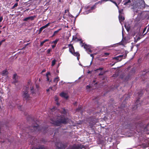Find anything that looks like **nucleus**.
<instances>
[{
    "label": "nucleus",
    "instance_id": "1",
    "mask_svg": "<svg viewBox=\"0 0 149 149\" xmlns=\"http://www.w3.org/2000/svg\"><path fill=\"white\" fill-rule=\"evenodd\" d=\"M59 120H55L52 118L50 119L51 123L54 125L56 126H60L61 123L66 124L67 123V118H65L64 116H60L59 117Z\"/></svg>",
    "mask_w": 149,
    "mask_h": 149
},
{
    "label": "nucleus",
    "instance_id": "2",
    "mask_svg": "<svg viewBox=\"0 0 149 149\" xmlns=\"http://www.w3.org/2000/svg\"><path fill=\"white\" fill-rule=\"evenodd\" d=\"M29 129L30 130V132H31L44 131L46 130V128L41 127L37 124L36 126H32L29 127Z\"/></svg>",
    "mask_w": 149,
    "mask_h": 149
},
{
    "label": "nucleus",
    "instance_id": "3",
    "mask_svg": "<svg viewBox=\"0 0 149 149\" xmlns=\"http://www.w3.org/2000/svg\"><path fill=\"white\" fill-rule=\"evenodd\" d=\"M68 46L69 47V51L74 56H77V59L79 60V57L80 56V54L78 52H75L74 49L72 44H69L68 45Z\"/></svg>",
    "mask_w": 149,
    "mask_h": 149
},
{
    "label": "nucleus",
    "instance_id": "4",
    "mask_svg": "<svg viewBox=\"0 0 149 149\" xmlns=\"http://www.w3.org/2000/svg\"><path fill=\"white\" fill-rule=\"evenodd\" d=\"M29 87L28 86H24L23 88L22 96L24 99L27 100L29 97V95L28 93Z\"/></svg>",
    "mask_w": 149,
    "mask_h": 149
},
{
    "label": "nucleus",
    "instance_id": "5",
    "mask_svg": "<svg viewBox=\"0 0 149 149\" xmlns=\"http://www.w3.org/2000/svg\"><path fill=\"white\" fill-rule=\"evenodd\" d=\"M55 145L57 149H65L66 147V145L60 142H56Z\"/></svg>",
    "mask_w": 149,
    "mask_h": 149
},
{
    "label": "nucleus",
    "instance_id": "6",
    "mask_svg": "<svg viewBox=\"0 0 149 149\" xmlns=\"http://www.w3.org/2000/svg\"><path fill=\"white\" fill-rule=\"evenodd\" d=\"M89 120V125L91 128H92L93 125L98 122V120L94 118H90Z\"/></svg>",
    "mask_w": 149,
    "mask_h": 149
},
{
    "label": "nucleus",
    "instance_id": "7",
    "mask_svg": "<svg viewBox=\"0 0 149 149\" xmlns=\"http://www.w3.org/2000/svg\"><path fill=\"white\" fill-rule=\"evenodd\" d=\"M84 148V146L81 145H74L71 147L70 149H82Z\"/></svg>",
    "mask_w": 149,
    "mask_h": 149
},
{
    "label": "nucleus",
    "instance_id": "8",
    "mask_svg": "<svg viewBox=\"0 0 149 149\" xmlns=\"http://www.w3.org/2000/svg\"><path fill=\"white\" fill-rule=\"evenodd\" d=\"M123 55H120L116 57L113 58V59H115L118 61H120L122 59V57H123Z\"/></svg>",
    "mask_w": 149,
    "mask_h": 149
},
{
    "label": "nucleus",
    "instance_id": "9",
    "mask_svg": "<svg viewBox=\"0 0 149 149\" xmlns=\"http://www.w3.org/2000/svg\"><path fill=\"white\" fill-rule=\"evenodd\" d=\"M60 95L61 97H64L66 99H67L68 97V96L67 95L66 93L64 92H62L60 94Z\"/></svg>",
    "mask_w": 149,
    "mask_h": 149
},
{
    "label": "nucleus",
    "instance_id": "10",
    "mask_svg": "<svg viewBox=\"0 0 149 149\" xmlns=\"http://www.w3.org/2000/svg\"><path fill=\"white\" fill-rule=\"evenodd\" d=\"M17 76V75L16 74H14L13 76V79H14V81L12 82L13 84H15L18 81L16 79V77Z\"/></svg>",
    "mask_w": 149,
    "mask_h": 149
},
{
    "label": "nucleus",
    "instance_id": "11",
    "mask_svg": "<svg viewBox=\"0 0 149 149\" xmlns=\"http://www.w3.org/2000/svg\"><path fill=\"white\" fill-rule=\"evenodd\" d=\"M81 46L82 47H83L84 49H86V50L89 48V46L86 44L85 43H84L83 44H82Z\"/></svg>",
    "mask_w": 149,
    "mask_h": 149
},
{
    "label": "nucleus",
    "instance_id": "12",
    "mask_svg": "<svg viewBox=\"0 0 149 149\" xmlns=\"http://www.w3.org/2000/svg\"><path fill=\"white\" fill-rule=\"evenodd\" d=\"M35 149H47V148L46 147H45L44 145H41Z\"/></svg>",
    "mask_w": 149,
    "mask_h": 149
},
{
    "label": "nucleus",
    "instance_id": "13",
    "mask_svg": "<svg viewBox=\"0 0 149 149\" xmlns=\"http://www.w3.org/2000/svg\"><path fill=\"white\" fill-rule=\"evenodd\" d=\"M62 29L61 28H60L59 29H58V30H56V31H55L53 33V34L52 35V37H54L55 36L56 34H57V33L59 32V31H60Z\"/></svg>",
    "mask_w": 149,
    "mask_h": 149
},
{
    "label": "nucleus",
    "instance_id": "14",
    "mask_svg": "<svg viewBox=\"0 0 149 149\" xmlns=\"http://www.w3.org/2000/svg\"><path fill=\"white\" fill-rule=\"evenodd\" d=\"M50 75V73L49 72H48L46 73V77H47V81L49 82H50L51 81V80H49V78L48 76L49 75Z\"/></svg>",
    "mask_w": 149,
    "mask_h": 149
},
{
    "label": "nucleus",
    "instance_id": "15",
    "mask_svg": "<svg viewBox=\"0 0 149 149\" xmlns=\"http://www.w3.org/2000/svg\"><path fill=\"white\" fill-rule=\"evenodd\" d=\"M59 80V77H57L54 79V82H55L56 83V85Z\"/></svg>",
    "mask_w": 149,
    "mask_h": 149
},
{
    "label": "nucleus",
    "instance_id": "16",
    "mask_svg": "<svg viewBox=\"0 0 149 149\" xmlns=\"http://www.w3.org/2000/svg\"><path fill=\"white\" fill-rule=\"evenodd\" d=\"M119 18L120 22H123L125 20V17L121 15L119 16Z\"/></svg>",
    "mask_w": 149,
    "mask_h": 149
},
{
    "label": "nucleus",
    "instance_id": "17",
    "mask_svg": "<svg viewBox=\"0 0 149 149\" xmlns=\"http://www.w3.org/2000/svg\"><path fill=\"white\" fill-rule=\"evenodd\" d=\"M8 71L6 70H4L2 71V74L3 76H6L8 74Z\"/></svg>",
    "mask_w": 149,
    "mask_h": 149
},
{
    "label": "nucleus",
    "instance_id": "18",
    "mask_svg": "<svg viewBox=\"0 0 149 149\" xmlns=\"http://www.w3.org/2000/svg\"><path fill=\"white\" fill-rule=\"evenodd\" d=\"M96 6L97 5H95V3L94 5L91 8L90 10L92 11L95 9L97 7Z\"/></svg>",
    "mask_w": 149,
    "mask_h": 149
},
{
    "label": "nucleus",
    "instance_id": "19",
    "mask_svg": "<svg viewBox=\"0 0 149 149\" xmlns=\"http://www.w3.org/2000/svg\"><path fill=\"white\" fill-rule=\"evenodd\" d=\"M149 145V144L144 143L142 144V146L143 148H146L148 147Z\"/></svg>",
    "mask_w": 149,
    "mask_h": 149
},
{
    "label": "nucleus",
    "instance_id": "20",
    "mask_svg": "<svg viewBox=\"0 0 149 149\" xmlns=\"http://www.w3.org/2000/svg\"><path fill=\"white\" fill-rule=\"evenodd\" d=\"M29 20L30 19L31 20H33L34 19V18L36 17L35 16H30L28 17Z\"/></svg>",
    "mask_w": 149,
    "mask_h": 149
},
{
    "label": "nucleus",
    "instance_id": "21",
    "mask_svg": "<svg viewBox=\"0 0 149 149\" xmlns=\"http://www.w3.org/2000/svg\"><path fill=\"white\" fill-rule=\"evenodd\" d=\"M143 91L142 90L141 91H140L138 93V95L139 96L141 97V96H142V95L143 94Z\"/></svg>",
    "mask_w": 149,
    "mask_h": 149
},
{
    "label": "nucleus",
    "instance_id": "22",
    "mask_svg": "<svg viewBox=\"0 0 149 149\" xmlns=\"http://www.w3.org/2000/svg\"><path fill=\"white\" fill-rule=\"evenodd\" d=\"M59 39H56L54 41H53V42H52V43H54V45H56V44H57V42L59 41Z\"/></svg>",
    "mask_w": 149,
    "mask_h": 149
},
{
    "label": "nucleus",
    "instance_id": "23",
    "mask_svg": "<svg viewBox=\"0 0 149 149\" xmlns=\"http://www.w3.org/2000/svg\"><path fill=\"white\" fill-rule=\"evenodd\" d=\"M56 61L55 59H54L52 61V66H54L55 64Z\"/></svg>",
    "mask_w": 149,
    "mask_h": 149
},
{
    "label": "nucleus",
    "instance_id": "24",
    "mask_svg": "<svg viewBox=\"0 0 149 149\" xmlns=\"http://www.w3.org/2000/svg\"><path fill=\"white\" fill-rule=\"evenodd\" d=\"M18 5V3H15L14 6L12 7L11 9H13L15 8V7H17Z\"/></svg>",
    "mask_w": 149,
    "mask_h": 149
},
{
    "label": "nucleus",
    "instance_id": "25",
    "mask_svg": "<svg viewBox=\"0 0 149 149\" xmlns=\"http://www.w3.org/2000/svg\"><path fill=\"white\" fill-rule=\"evenodd\" d=\"M61 113L62 114H66V112L65 109H63L62 111L61 112Z\"/></svg>",
    "mask_w": 149,
    "mask_h": 149
},
{
    "label": "nucleus",
    "instance_id": "26",
    "mask_svg": "<svg viewBox=\"0 0 149 149\" xmlns=\"http://www.w3.org/2000/svg\"><path fill=\"white\" fill-rule=\"evenodd\" d=\"M82 109V107L81 106H79L78 108L77 109L76 111H79L81 110Z\"/></svg>",
    "mask_w": 149,
    "mask_h": 149
},
{
    "label": "nucleus",
    "instance_id": "27",
    "mask_svg": "<svg viewBox=\"0 0 149 149\" xmlns=\"http://www.w3.org/2000/svg\"><path fill=\"white\" fill-rule=\"evenodd\" d=\"M139 99H137V100H136V101L135 102V104H136V107L137 108H138V107H139V104H137L138 103V102L139 101Z\"/></svg>",
    "mask_w": 149,
    "mask_h": 149
},
{
    "label": "nucleus",
    "instance_id": "28",
    "mask_svg": "<svg viewBox=\"0 0 149 149\" xmlns=\"http://www.w3.org/2000/svg\"><path fill=\"white\" fill-rule=\"evenodd\" d=\"M31 93L33 95L34 93V90H33V87H32L31 88Z\"/></svg>",
    "mask_w": 149,
    "mask_h": 149
},
{
    "label": "nucleus",
    "instance_id": "29",
    "mask_svg": "<svg viewBox=\"0 0 149 149\" xmlns=\"http://www.w3.org/2000/svg\"><path fill=\"white\" fill-rule=\"evenodd\" d=\"M102 2H103V1H102V0H101V1H99L95 3V5H97L98 4H102Z\"/></svg>",
    "mask_w": 149,
    "mask_h": 149
},
{
    "label": "nucleus",
    "instance_id": "30",
    "mask_svg": "<svg viewBox=\"0 0 149 149\" xmlns=\"http://www.w3.org/2000/svg\"><path fill=\"white\" fill-rule=\"evenodd\" d=\"M109 53L107 52H105L104 53V54L103 55V56H107L109 55Z\"/></svg>",
    "mask_w": 149,
    "mask_h": 149
},
{
    "label": "nucleus",
    "instance_id": "31",
    "mask_svg": "<svg viewBox=\"0 0 149 149\" xmlns=\"http://www.w3.org/2000/svg\"><path fill=\"white\" fill-rule=\"evenodd\" d=\"M90 56L92 57V60L91 61V64H90L91 65L92 64V62L94 58V55H93V54H90Z\"/></svg>",
    "mask_w": 149,
    "mask_h": 149
},
{
    "label": "nucleus",
    "instance_id": "32",
    "mask_svg": "<svg viewBox=\"0 0 149 149\" xmlns=\"http://www.w3.org/2000/svg\"><path fill=\"white\" fill-rule=\"evenodd\" d=\"M77 39V37L76 36H73L72 40H73L76 41V40Z\"/></svg>",
    "mask_w": 149,
    "mask_h": 149
},
{
    "label": "nucleus",
    "instance_id": "33",
    "mask_svg": "<svg viewBox=\"0 0 149 149\" xmlns=\"http://www.w3.org/2000/svg\"><path fill=\"white\" fill-rule=\"evenodd\" d=\"M52 51V50L50 49H48V50H47V54H49L51 51Z\"/></svg>",
    "mask_w": 149,
    "mask_h": 149
},
{
    "label": "nucleus",
    "instance_id": "34",
    "mask_svg": "<svg viewBox=\"0 0 149 149\" xmlns=\"http://www.w3.org/2000/svg\"><path fill=\"white\" fill-rule=\"evenodd\" d=\"M86 50L88 52H90V53H91L92 52V50H91L89 48H88Z\"/></svg>",
    "mask_w": 149,
    "mask_h": 149
},
{
    "label": "nucleus",
    "instance_id": "35",
    "mask_svg": "<svg viewBox=\"0 0 149 149\" xmlns=\"http://www.w3.org/2000/svg\"><path fill=\"white\" fill-rule=\"evenodd\" d=\"M103 68H97V69H96L95 71H96L97 70H103Z\"/></svg>",
    "mask_w": 149,
    "mask_h": 149
},
{
    "label": "nucleus",
    "instance_id": "36",
    "mask_svg": "<svg viewBox=\"0 0 149 149\" xmlns=\"http://www.w3.org/2000/svg\"><path fill=\"white\" fill-rule=\"evenodd\" d=\"M44 43L43 42V41H42V42H41V43H40V47H42V46L44 44Z\"/></svg>",
    "mask_w": 149,
    "mask_h": 149
},
{
    "label": "nucleus",
    "instance_id": "37",
    "mask_svg": "<svg viewBox=\"0 0 149 149\" xmlns=\"http://www.w3.org/2000/svg\"><path fill=\"white\" fill-rule=\"evenodd\" d=\"M43 30V29H42V27H40L39 30V33H40L41 31H42V30Z\"/></svg>",
    "mask_w": 149,
    "mask_h": 149
},
{
    "label": "nucleus",
    "instance_id": "38",
    "mask_svg": "<svg viewBox=\"0 0 149 149\" xmlns=\"http://www.w3.org/2000/svg\"><path fill=\"white\" fill-rule=\"evenodd\" d=\"M104 72H101L100 73H99L98 74V75L99 76H101V75H103L104 74Z\"/></svg>",
    "mask_w": 149,
    "mask_h": 149
},
{
    "label": "nucleus",
    "instance_id": "39",
    "mask_svg": "<svg viewBox=\"0 0 149 149\" xmlns=\"http://www.w3.org/2000/svg\"><path fill=\"white\" fill-rule=\"evenodd\" d=\"M29 20V17H27L23 19V21H27L28 20Z\"/></svg>",
    "mask_w": 149,
    "mask_h": 149
},
{
    "label": "nucleus",
    "instance_id": "40",
    "mask_svg": "<svg viewBox=\"0 0 149 149\" xmlns=\"http://www.w3.org/2000/svg\"><path fill=\"white\" fill-rule=\"evenodd\" d=\"M55 100L56 102H58V98L57 96H55Z\"/></svg>",
    "mask_w": 149,
    "mask_h": 149
},
{
    "label": "nucleus",
    "instance_id": "41",
    "mask_svg": "<svg viewBox=\"0 0 149 149\" xmlns=\"http://www.w3.org/2000/svg\"><path fill=\"white\" fill-rule=\"evenodd\" d=\"M6 40L5 39H3L0 42H1L2 44V43L6 41Z\"/></svg>",
    "mask_w": 149,
    "mask_h": 149
},
{
    "label": "nucleus",
    "instance_id": "42",
    "mask_svg": "<svg viewBox=\"0 0 149 149\" xmlns=\"http://www.w3.org/2000/svg\"><path fill=\"white\" fill-rule=\"evenodd\" d=\"M113 3H114L117 7H118V5L115 1L113 2Z\"/></svg>",
    "mask_w": 149,
    "mask_h": 149
},
{
    "label": "nucleus",
    "instance_id": "43",
    "mask_svg": "<svg viewBox=\"0 0 149 149\" xmlns=\"http://www.w3.org/2000/svg\"><path fill=\"white\" fill-rule=\"evenodd\" d=\"M49 24H50V23H49L48 24H46L45 25V26L46 28L47 27V26H49Z\"/></svg>",
    "mask_w": 149,
    "mask_h": 149
},
{
    "label": "nucleus",
    "instance_id": "44",
    "mask_svg": "<svg viewBox=\"0 0 149 149\" xmlns=\"http://www.w3.org/2000/svg\"><path fill=\"white\" fill-rule=\"evenodd\" d=\"M49 24H50V23H49L48 24H46L45 25V26L46 28L47 27V26H49Z\"/></svg>",
    "mask_w": 149,
    "mask_h": 149
},
{
    "label": "nucleus",
    "instance_id": "45",
    "mask_svg": "<svg viewBox=\"0 0 149 149\" xmlns=\"http://www.w3.org/2000/svg\"><path fill=\"white\" fill-rule=\"evenodd\" d=\"M118 1V4H119L121 2L122 0H117Z\"/></svg>",
    "mask_w": 149,
    "mask_h": 149
},
{
    "label": "nucleus",
    "instance_id": "46",
    "mask_svg": "<svg viewBox=\"0 0 149 149\" xmlns=\"http://www.w3.org/2000/svg\"><path fill=\"white\" fill-rule=\"evenodd\" d=\"M56 45H52V48H53V49H54L55 47H56Z\"/></svg>",
    "mask_w": 149,
    "mask_h": 149
},
{
    "label": "nucleus",
    "instance_id": "47",
    "mask_svg": "<svg viewBox=\"0 0 149 149\" xmlns=\"http://www.w3.org/2000/svg\"><path fill=\"white\" fill-rule=\"evenodd\" d=\"M69 12V10H65V13H66L67 12Z\"/></svg>",
    "mask_w": 149,
    "mask_h": 149
},
{
    "label": "nucleus",
    "instance_id": "48",
    "mask_svg": "<svg viewBox=\"0 0 149 149\" xmlns=\"http://www.w3.org/2000/svg\"><path fill=\"white\" fill-rule=\"evenodd\" d=\"M46 71V70L45 69L43 70L42 72H41V73H42Z\"/></svg>",
    "mask_w": 149,
    "mask_h": 149
},
{
    "label": "nucleus",
    "instance_id": "49",
    "mask_svg": "<svg viewBox=\"0 0 149 149\" xmlns=\"http://www.w3.org/2000/svg\"><path fill=\"white\" fill-rule=\"evenodd\" d=\"M146 27L144 29H143V33H144V32L145 31H146Z\"/></svg>",
    "mask_w": 149,
    "mask_h": 149
},
{
    "label": "nucleus",
    "instance_id": "50",
    "mask_svg": "<svg viewBox=\"0 0 149 149\" xmlns=\"http://www.w3.org/2000/svg\"><path fill=\"white\" fill-rule=\"evenodd\" d=\"M81 40V39H78L77 38V40H76V41H77V42H78L79 41H80Z\"/></svg>",
    "mask_w": 149,
    "mask_h": 149
},
{
    "label": "nucleus",
    "instance_id": "51",
    "mask_svg": "<svg viewBox=\"0 0 149 149\" xmlns=\"http://www.w3.org/2000/svg\"><path fill=\"white\" fill-rule=\"evenodd\" d=\"M109 0H102V1H103V2H106L107 1H109Z\"/></svg>",
    "mask_w": 149,
    "mask_h": 149
},
{
    "label": "nucleus",
    "instance_id": "52",
    "mask_svg": "<svg viewBox=\"0 0 149 149\" xmlns=\"http://www.w3.org/2000/svg\"><path fill=\"white\" fill-rule=\"evenodd\" d=\"M128 3L127 1L125 2L124 3V4L125 5H126Z\"/></svg>",
    "mask_w": 149,
    "mask_h": 149
},
{
    "label": "nucleus",
    "instance_id": "53",
    "mask_svg": "<svg viewBox=\"0 0 149 149\" xmlns=\"http://www.w3.org/2000/svg\"><path fill=\"white\" fill-rule=\"evenodd\" d=\"M129 98V96H127V97H126V98L125 100V101H126V100H127V98Z\"/></svg>",
    "mask_w": 149,
    "mask_h": 149
},
{
    "label": "nucleus",
    "instance_id": "54",
    "mask_svg": "<svg viewBox=\"0 0 149 149\" xmlns=\"http://www.w3.org/2000/svg\"><path fill=\"white\" fill-rule=\"evenodd\" d=\"M56 104L58 105V106H59V104L58 103V102H56Z\"/></svg>",
    "mask_w": 149,
    "mask_h": 149
},
{
    "label": "nucleus",
    "instance_id": "55",
    "mask_svg": "<svg viewBox=\"0 0 149 149\" xmlns=\"http://www.w3.org/2000/svg\"><path fill=\"white\" fill-rule=\"evenodd\" d=\"M83 42L81 40H80V44H83Z\"/></svg>",
    "mask_w": 149,
    "mask_h": 149
},
{
    "label": "nucleus",
    "instance_id": "56",
    "mask_svg": "<svg viewBox=\"0 0 149 149\" xmlns=\"http://www.w3.org/2000/svg\"><path fill=\"white\" fill-rule=\"evenodd\" d=\"M109 1H111L113 3V2H114L115 1L113 0H109Z\"/></svg>",
    "mask_w": 149,
    "mask_h": 149
},
{
    "label": "nucleus",
    "instance_id": "57",
    "mask_svg": "<svg viewBox=\"0 0 149 149\" xmlns=\"http://www.w3.org/2000/svg\"><path fill=\"white\" fill-rule=\"evenodd\" d=\"M42 29H43L46 28L45 26H42Z\"/></svg>",
    "mask_w": 149,
    "mask_h": 149
},
{
    "label": "nucleus",
    "instance_id": "58",
    "mask_svg": "<svg viewBox=\"0 0 149 149\" xmlns=\"http://www.w3.org/2000/svg\"><path fill=\"white\" fill-rule=\"evenodd\" d=\"M45 42H47L49 41V40L48 39H46L45 40Z\"/></svg>",
    "mask_w": 149,
    "mask_h": 149
},
{
    "label": "nucleus",
    "instance_id": "59",
    "mask_svg": "<svg viewBox=\"0 0 149 149\" xmlns=\"http://www.w3.org/2000/svg\"><path fill=\"white\" fill-rule=\"evenodd\" d=\"M131 1L130 0H128L127 1V3H130Z\"/></svg>",
    "mask_w": 149,
    "mask_h": 149
},
{
    "label": "nucleus",
    "instance_id": "60",
    "mask_svg": "<svg viewBox=\"0 0 149 149\" xmlns=\"http://www.w3.org/2000/svg\"><path fill=\"white\" fill-rule=\"evenodd\" d=\"M127 54H125L124 56V58H126V57L127 56Z\"/></svg>",
    "mask_w": 149,
    "mask_h": 149
},
{
    "label": "nucleus",
    "instance_id": "61",
    "mask_svg": "<svg viewBox=\"0 0 149 149\" xmlns=\"http://www.w3.org/2000/svg\"><path fill=\"white\" fill-rule=\"evenodd\" d=\"M115 63H113V64H112L111 65H112V66H113V65H115Z\"/></svg>",
    "mask_w": 149,
    "mask_h": 149
},
{
    "label": "nucleus",
    "instance_id": "62",
    "mask_svg": "<svg viewBox=\"0 0 149 149\" xmlns=\"http://www.w3.org/2000/svg\"><path fill=\"white\" fill-rule=\"evenodd\" d=\"M96 81L95 80H94L93 81V82L94 83H95Z\"/></svg>",
    "mask_w": 149,
    "mask_h": 149
},
{
    "label": "nucleus",
    "instance_id": "63",
    "mask_svg": "<svg viewBox=\"0 0 149 149\" xmlns=\"http://www.w3.org/2000/svg\"><path fill=\"white\" fill-rule=\"evenodd\" d=\"M87 87H88V88H90V86H88V85H87Z\"/></svg>",
    "mask_w": 149,
    "mask_h": 149
},
{
    "label": "nucleus",
    "instance_id": "64",
    "mask_svg": "<svg viewBox=\"0 0 149 149\" xmlns=\"http://www.w3.org/2000/svg\"><path fill=\"white\" fill-rule=\"evenodd\" d=\"M147 56H149V52Z\"/></svg>",
    "mask_w": 149,
    "mask_h": 149
}]
</instances>
